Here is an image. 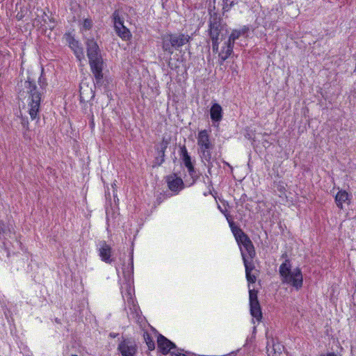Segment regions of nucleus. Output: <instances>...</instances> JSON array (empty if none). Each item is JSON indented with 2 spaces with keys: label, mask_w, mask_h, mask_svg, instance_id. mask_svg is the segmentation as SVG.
<instances>
[{
  "label": "nucleus",
  "mask_w": 356,
  "mask_h": 356,
  "mask_svg": "<svg viewBox=\"0 0 356 356\" xmlns=\"http://www.w3.org/2000/svg\"><path fill=\"white\" fill-rule=\"evenodd\" d=\"M39 88L36 86L34 80L30 77L24 82V88L29 95L28 106L30 107L29 113L32 120L39 119L38 113L40 111V103L42 97L46 92V88L48 85L47 79L44 76V68H42L40 76L38 80Z\"/></svg>",
  "instance_id": "nucleus-1"
},
{
  "label": "nucleus",
  "mask_w": 356,
  "mask_h": 356,
  "mask_svg": "<svg viewBox=\"0 0 356 356\" xmlns=\"http://www.w3.org/2000/svg\"><path fill=\"white\" fill-rule=\"evenodd\" d=\"M273 186L275 188V190L280 193L279 196L280 197L285 195L286 188H285V184L283 181H277V182L275 181Z\"/></svg>",
  "instance_id": "nucleus-29"
},
{
  "label": "nucleus",
  "mask_w": 356,
  "mask_h": 356,
  "mask_svg": "<svg viewBox=\"0 0 356 356\" xmlns=\"http://www.w3.org/2000/svg\"><path fill=\"white\" fill-rule=\"evenodd\" d=\"M124 22H122V23H120V24H113V27H114V29H117L118 28H119L120 29H124V28H127L124 24Z\"/></svg>",
  "instance_id": "nucleus-38"
},
{
  "label": "nucleus",
  "mask_w": 356,
  "mask_h": 356,
  "mask_svg": "<svg viewBox=\"0 0 356 356\" xmlns=\"http://www.w3.org/2000/svg\"><path fill=\"white\" fill-rule=\"evenodd\" d=\"M212 42V50L213 53H218L219 49L220 42L222 41L220 39L210 38Z\"/></svg>",
  "instance_id": "nucleus-32"
},
{
  "label": "nucleus",
  "mask_w": 356,
  "mask_h": 356,
  "mask_svg": "<svg viewBox=\"0 0 356 356\" xmlns=\"http://www.w3.org/2000/svg\"><path fill=\"white\" fill-rule=\"evenodd\" d=\"M321 356H334V353H328L326 355H321Z\"/></svg>",
  "instance_id": "nucleus-44"
},
{
  "label": "nucleus",
  "mask_w": 356,
  "mask_h": 356,
  "mask_svg": "<svg viewBox=\"0 0 356 356\" xmlns=\"http://www.w3.org/2000/svg\"><path fill=\"white\" fill-rule=\"evenodd\" d=\"M191 37L183 33L167 32L161 35V47L164 52L171 56L175 50L191 41Z\"/></svg>",
  "instance_id": "nucleus-4"
},
{
  "label": "nucleus",
  "mask_w": 356,
  "mask_h": 356,
  "mask_svg": "<svg viewBox=\"0 0 356 356\" xmlns=\"http://www.w3.org/2000/svg\"><path fill=\"white\" fill-rule=\"evenodd\" d=\"M209 38L225 40L229 33L227 24L224 22L222 14H213L208 21Z\"/></svg>",
  "instance_id": "nucleus-6"
},
{
  "label": "nucleus",
  "mask_w": 356,
  "mask_h": 356,
  "mask_svg": "<svg viewBox=\"0 0 356 356\" xmlns=\"http://www.w3.org/2000/svg\"><path fill=\"white\" fill-rule=\"evenodd\" d=\"M257 294L258 291L249 289L250 312L253 318H256L257 321H261L263 318V315Z\"/></svg>",
  "instance_id": "nucleus-8"
},
{
  "label": "nucleus",
  "mask_w": 356,
  "mask_h": 356,
  "mask_svg": "<svg viewBox=\"0 0 356 356\" xmlns=\"http://www.w3.org/2000/svg\"><path fill=\"white\" fill-rule=\"evenodd\" d=\"M21 124L24 129V136H25L26 131H29V122L27 117H21Z\"/></svg>",
  "instance_id": "nucleus-33"
},
{
  "label": "nucleus",
  "mask_w": 356,
  "mask_h": 356,
  "mask_svg": "<svg viewBox=\"0 0 356 356\" xmlns=\"http://www.w3.org/2000/svg\"><path fill=\"white\" fill-rule=\"evenodd\" d=\"M93 26V22L91 18L83 19L80 31L83 33L84 31H90Z\"/></svg>",
  "instance_id": "nucleus-25"
},
{
  "label": "nucleus",
  "mask_w": 356,
  "mask_h": 356,
  "mask_svg": "<svg viewBox=\"0 0 356 356\" xmlns=\"http://www.w3.org/2000/svg\"><path fill=\"white\" fill-rule=\"evenodd\" d=\"M250 30L249 25L242 26L240 29H234L232 31L230 35L232 38H235L236 40L239 39L240 37L248 38V33Z\"/></svg>",
  "instance_id": "nucleus-18"
},
{
  "label": "nucleus",
  "mask_w": 356,
  "mask_h": 356,
  "mask_svg": "<svg viewBox=\"0 0 356 356\" xmlns=\"http://www.w3.org/2000/svg\"><path fill=\"white\" fill-rule=\"evenodd\" d=\"M216 0H213V5L210 4L208 7V13H209V17H211V16L215 13V14H220L218 11L216 10Z\"/></svg>",
  "instance_id": "nucleus-34"
},
{
  "label": "nucleus",
  "mask_w": 356,
  "mask_h": 356,
  "mask_svg": "<svg viewBox=\"0 0 356 356\" xmlns=\"http://www.w3.org/2000/svg\"><path fill=\"white\" fill-rule=\"evenodd\" d=\"M71 356H78V355H72Z\"/></svg>",
  "instance_id": "nucleus-50"
},
{
  "label": "nucleus",
  "mask_w": 356,
  "mask_h": 356,
  "mask_svg": "<svg viewBox=\"0 0 356 356\" xmlns=\"http://www.w3.org/2000/svg\"><path fill=\"white\" fill-rule=\"evenodd\" d=\"M232 54H228L227 55H224L222 54H219V63L220 65H223L224 62L232 55Z\"/></svg>",
  "instance_id": "nucleus-36"
},
{
  "label": "nucleus",
  "mask_w": 356,
  "mask_h": 356,
  "mask_svg": "<svg viewBox=\"0 0 356 356\" xmlns=\"http://www.w3.org/2000/svg\"><path fill=\"white\" fill-rule=\"evenodd\" d=\"M225 217L232 233L238 245L241 257L243 255H248L250 259H254L256 257L255 248L248 235L239 226L236 225L229 214H226Z\"/></svg>",
  "instance_id": "nucleus-3"
},
{
  "label": "nucleus",
  "mask_w": 356,
  "mask_h": 356,
  "mask_svg": "<svg viewBox=\"0 0 356 356\" xmlns=\"http://www.w3.org/2000/svg\"><path fill=\"white\" fill-rule=\"evenodd\" d=\"M224 163H225V165H228V166H230V165H229V164L227 162H226V161H224Z\"/></svg>",
  "instance_id": "nucleus-49"
},
{
  "label": "nucleus",
  "mask_w": 356,
  "mask_h": 356,
  "mask_svg": "<svg viewBox=\"0 0 356 356\" xmlns=\"http://www.w3.org/2000/svg\"><path fill=\"white\" fill-rule=\"evenodd\" d=\"M218 209L220 211V212H221V213H222L225 216L226 214H229L228 213H226V210H223L219 204H218Z\"/></svg>",
  "instance_id": "nucleus-42"
},
{
  "label": "nucleus",
  "mask_w": 356,
  "mask_h": 356,
  "mask_svg": "<svg viewBox=\"0 0 356 356\" xmlns=\"http://www.w3.org/2000/svg\"><path fill=\"white\" fill-rule=\"evenodd\" d=\"M281 257H282V259H284V261L288 260V261H289V264H291V260L289 259V257H288V254H287V253H286V252L283 253V254H282Z\"/></svg>",
  "instance_id": "nucleus-39"
},
{
  "label": "nucleus",
  "mask_w": 356,
  "mask_h": 356,
  "mask_svg": "<svg viewBox=\"0 0 356 356\" xmlns=\"http://www.w3.org/2000/svg\"><path fill=\"white\" fill-rule=\"evenodd\" d=\"M193 181L190 186L193 185L200 177V173L195 168L194 164L186 168Z\"/></svg>",
  "instance_id": "nucleus-22"
},
{
  "label": "nucleus",
  "mask_w": 356,
  "mask_h": 356,
  "mask_svg": "<svg viewBox=\"0 0 356 356\" xmlns=\"http://www.w3.org/2000/svg\"><path fill=\"white\" fill-rule=\"evenodd\" d=\"M291 267L288 260L284 261L279 268V275L283 284L292 286L298 291L303 284L302 273L300 268L297 267L292 270Z\"/></svg>",
  "instance_id": "nucleus-5"
},
{
  "label": "nucleus",
  "mask_w": 356,
  "mask_h": 356,
  "mask_svg": "<svg viewBox=\"0 0 356 356\" xmlns=\"http://www.w3.org/2000/svg\"><path fill=\"white\" fill-rule=\"evenodd\" d=\"M10 233V229L9 227L3 220H0V240L1 239V236L8 235Z\"/></svg>",
  "instance_id": "nucleus-30"
},
{
  "label": "nucleus",
  "mask_w": 356,
  "mask_h": 356,
  "mask_svg": "<svg viewBox=\"0 0 356 356\" xmlns=\"http://www.w3.org/2000/svg\"><path fill=\"white\" fill-rule=\"evenodd\" d=\"M80 100H81V102L85 101L84 99H83V93L81 92V94H80Z\"/></svg>",
  "instance_id": "nucleus-45"
},
{
  "label": "nucleus",
  "mask_w": 356,
  "mask_h": 356,
  "mask_svg": "<svg viewBox=\"0 0 356 356\" xmlns=\"http://www.w3.org/2000/svg\"><path fill=\"white\" fill-rule=\"evenodd\" d=\"M169 144L170 140L163 137L159 145L155 146L156 153L161 154V159L154 158L152 165L153 168L161 166L165 162V152Z\"/></svg>",
  "instance_id": "nucleus-12"
},
{
  "label": "nucleus",
  "mask_w": 356,
  "mask_h": 356,
  "mask_svg": "<svg viewBox=\"0 0 356 356\" xmlns=\"http://www.w3.org/2000/svg\"><path fill=\"white\" fill-rule=\"evenodd\" d=\"M17 17L18 18V19H22V15H19V17H18V15H17Z\"/></svg>",
  "instance_id": "nucleus-47"
},
{
  "label": "nucleus",
  "mask_w": 356,
  "mask_h": 356,
  "mask_svg": "<svg viewBox=\"0 0 356 356\" xmlns=\"http://www.w3.org/2000/svg\"><path fill=\"white\" fill-rule=\"evenodd\" d=\"M66 42L69 47L74 52V55L79 60H81L84 56L83 48L79 40L74 38L71 33H66L64 35Z\"/></svg>",
  "instance_id": "nucleus-9"
},
{
  "label": "nucleus",
  "mask_w": 356,
  "mask_h": 356,
  "mask_svg": "<svg viewBox=\"0 0 356 356\" xmlns=\"http://www.w3.org/2000/svg\"><path fill=\"white\" fill-rule=\"evenodd\" d=\"M83 40L86 47V53L90 70L95 76V84L97 86H101L104 77L102 72L104 60L102 51L93 37L87 38L83 36Z\"/></svg>",
  "instance_id": "nucleus-2"
},
{
  "label": "nucleus",
  "mask_w": 356,
  "mask_h": 356,
  "mask_svg": "<svg viewBox=\"0 0 356 356\" xmlns=\"http://www.w3.org/2000/svg\"><path fill=\"white\" fill-rule=\"evenodd\" d=\"M129 264L126 268H123V276L128 285L134 282V258L133 252L131 253Z\"/></svg>",
  "instance_id": "nucleus-17"
},
{
  "label": "nucleus",
  "mask_w": 356,
  "mask_h": 356,
  "mask_svg": "<svg viewBox=\"0 0 356 356\" xmlns=\"http://www.w3.org/2000/svg\"><path fill=\"white\" fill-rule=\"evenodd\" d=\"M242 260L245 266V277L249 284H254L257 281L258 273H253L255 270V265L253 262L254 259H250L248 255H243Z\"/></svg>",
  "instance_id": "nucleus-10"
},
{
  "label": "nucleus",
  "mask_w": 356,
  "mask_h": 356,
  "mask_svg": "<svg viewBox=\"0 0 356 356\" xmlns=\"http://www.w3.org/2000/svg\"><path fill=\"white\" fill-rule=\"evenodd\" d=\"M117 350L120 356H136L138 353V346L132 338L122 337L119 342Z\"/></svg>",
  "instance_id": "nucleus-7"
},
{
  "label": "nucleus",
  "mask_w": 356,
  "mask_h": 356,
  "mask_svg": "<svg viewBox=\"0 0 356 356\" xmlns=\"http://www.w3.org/2000/svg\"><path fill=\"white\" fill-rule=\"evenodd\" d=\"M236 3L235 0H223L222 15H224L226 13L229 12Z\"/></svg>",
  "instance_id": "nucleus-27"
},
{
  "label": "nucleus",
  "mask_w": 356,
  "mask_h": 356,
  "mask_svg": "<svg viewBox=\"0 0 356 356\" xmlns=\"http://www.w3.org/2000/svg\"><path fill=\"white\" fill-rule=\"evenodd\" d=\"M144 340L149 350H152L155 348V343L152 339L151 335L147 332H145L143 334Z\"/></svg>",
  "instance_id": "nucleus-28"
},
{
  "label": "nucleus",
  "mask_w": 356,
  "mask_h": 356,
  "mask_svg": "<svg viewBox=\"0 0 356 356\" xmlns=\"http://www.w3.org/2000/svg\"><path fill=\"white\" fill-rule=\"evenodd\" d=\"M99 255L101 259L107 264H111L113 261L111 258L112 248L111 245L106 243L105 241H101L98 244Z\"/></svg>",
  "instance_id": "nucleus-14"
},
{
  "label": "nucleus",
  "mask_w": 356,
  "mask_h": 356,
  "mask_svg": "<svg viewBox=\"0 0 356 356\" xmlns=\"http://www.w3.org/2000/svg\"><path fill=\"white\" fill-rule=\"evenodd\" d=\"M158 154V155H157V156H156L155 158H159V159H161V154Z\"/></svg>",
  "instance_id": "nucleus-48"
},
{
  "label": "nucleus",
  "mask_w": 356,
  "mask_h": 356,
  "mask_svg": "<svg viewBox=\"0 0 356 356\" xmlns=\"http://www.w3.org/2000/svg\"><path fill=\"white\" fill-rule=\"evenodd\" d=\"M207 168H208V171L210 173V170H211V169L213 167L212 160H210V161H207Z\"/></svg>",
  "instance_id": "nucleus-40"
},
{
  "label": "nucleus",
  "mask_w": 356,
  "mask_h": 356,
  "mask_svg": "<svg viewBox=\"0 0 356 356\" xmlns=\"http://www.w3.org/2000/svg\"><path fill=\"white\" fill-rule=\"evenodd\" d=\"M236 39L229 35L227 41L224 42V46L227 48V54L234 53V47Z\"/></svg>",
  "instance_id": "nucleus-26"
},
{
  "label": "nucleus",
  "mask_w": 356,
  "mask_h": 356,
  "mask_svg": "<svg viewBox=\"0 0 356 356\" xmlns=\"http://www.w3.org/2000/svg\"><path fill=\"white\" fill-rule=\"evenodd\" d=\"M115 33L124 41H129L132 38V34L128 28L114 29Z\"/></svg>",
  "instance_id": "nucleus-21"
},
{
  "label": "nucleus",
  "mask_w": 356,
  "mask_h": 356,
  "mask_svg": "<svg viewBox=\"0 0 356 356\" xmlns=\"http://www.w3.org/2000/svg\"><path fill=\"white\" fill-rule=\"evenodd\" d=\"M122 10L120 9H116L111 15L112 22L113 24H120L123 22L124 17L122 16Z\"/></svg>",
  "instance_id": "nucleus-23"
},
{
  "label": "nucleus",
  "mask_w": 356,
  "mask_h": 356,
  "mask_svg": "<svg viewBox=\"0 0 356 356\" xmlns=\"http://www.w3.org/2000/svg\"><path fill=\"white\" fill-rule=\"evenodd\" d=\"M227 48L225 47V46H222L220 52L219 54H222L224 55H227Z\"/></svg>",
  "instance_id": "nucleus-41"
},
{
  "label": "nucleus",
  "mask_w": 356,
  "mask_h": 356,
  "mask_svg": "<svg viewBox=\"0 0 356 356\" xmlns=\"http://www.w3.org/2000/svg\"><path fill=\"white\" fill-rule=\"evenodd\" d=\"M353 195L351 193L341 189L335 194V203L339 208L343 209L350 204Z\"/></svg>",
  "instance_id": "nucleus-13"
},
{
  "label": "nucleus",
  "mask_w": 356,
  "mask_h": 356,
  "mask_svg": "<svg viewBox=\"0 0 356 356\" xmlns=\"http://www.w3.org/2000/svg\"><path fill=\"white\" fill-rule=\"evenodd\" d=\"M118 335V334L110 333V337L112 338H115Z\"/></svg>",
  "instance_id": "nucleus-43"
},
{
  "label": "nucleus",
  "mask_w": 356,
  "mask_h": 356,
  "mask_svg": "<svg viewBox=\"0 0 356 356\" xmlns=\"http://www.w3.org/2000/svg\"><path fill=\"white\" fill-rule=\"evenodd\" d=\"M197 139L199 149H213L214 145L211 142L209 132L207 129L200 131Z\"/></svg>",
  "instance_id": "nucleus-15"
},
{
  "label": "nucleus",
  "mask_w": 356,
  "mask_h": 356,
  "mask_svg": "<svg viewBox=\"0 0 356 356\" xmlns=\"http://www.w3.org/2000/svg\"><path fill=\"white\" fill-rule=\"evenodd\" d=\"M168 67L172 70H177L179 68V65L176 63L172 62V58L169 56L168 62Z\"/></svg>",
  "instance_id": "nucleus-35"
},
{
  "label": "nucleus",
  "mask_w": 356,
  "mask_h": 356,
  "mask_svg": "<svg viewBox=\"0 0 356 356\" xmlns=\"http://www.w3.org/2000/svg\"><path fill=\"white\" fill-rule=\"evenodd\" d=\"M171 196H172V194L168 192L161 193L156 197V203H157L158 204H160L165 199L170 197Z\"/></svg>",
  "instance_id": "nucleus-31"
},
{
  "label": "nucleus",
  "mask_w": 356,
  "mask_h": 356,
  "mask_svg": "<svg viewBox=\"0 0 356 356\" xmlns=\"http://www.w3.org/2000/svg\"><path fill=\"white\" fill-rule=\"evenodd\" d=\"M333 294H334V289H331L330 294L331 298L332 297Z\"/></svg>",
  "instance_id": "nucleus-46"
},
{
  "label": "nucleus",
  "mask_w": 356,
  "mask_h": 356,
  "mask_svg": "<svg viewBox=\"0 0 356 356\" xmlns=\"http://www.w3.org/2000/svg\"><path fill=\"white\" fill-rule=\"evenodd\" d=\"M211 149H204V148L199 149V154H200V156L203 162L210 161V160H212L211 152Z\"/></svg>",
  "instance_id": "nucleus-24"
},
{
  "label": "nucleus",
  "mask_w": 356,
  "mask_h": 356,
  "mask_svg": "<svg viewBox=\"0 0 356 356\" xmlns=\"http://www.w3.org/2000/svg\"><path fill=\"white\" fill-rule=\"evenodd\" d=\"M266 350L268 354V356L270 355V350H272V338L270 339H268L267 344H266Z\"/></svg>",
  "instance_id": "nucleus-37"
},
{
  "label": "nucleus",
  "mask_w": 356,
  "mask_h": 356,
  "mask_svg": "<svg viewBox=\"0 0 356 356\" xmlns=\"http://www.w3.org/2000/svg\"><path fill=\"white\" fill-rule=\"evenodd\" d=\"M223 111L222 106L217 102H213L210 108V117L212 122L215 124L222 119Z\"/></svg>",
  "instance_id": "nucleus-16"
},
{
  "label": "nucleus",
  "mask_w": 356,
  "mask_h": 356,
  "mask_svg": "<svg viewBox=\"0 0 356 356\" xmlns=\"http://www.w3.org/2000/svg\"><path fill=\"white\" fill-rule=\"evenodd\" d=\"M165 181L168 188L175 195H177L184 188L182 179L177 177L175 173L166 176Z\"/></svg>",
  "instance_id": "nucleus-11"
},
{
  "label": "nucleus",
  "mask_w": 356,
  "mask_h": 356,
  "mask_svg": "<svg viewBox=\"0 0 356 356\" xmlns=\"http://www.w3.org/2000/svg\"><path fill=\"white\" fill-rule=\"evenodd\" d=\"M180 156L182 162L186 168L193 165V162L191 161V157L189 155L188 150L185 145L180 147Z\"/></svg>",
  "instance_id": "nucleus-19"
},
{
  "label": "nucleus",
  "mask_w": 356,
  "mask_h": 356,
  "mask_svg": "<svg viewBox=\"0 0 356 356\" xmlns=\"http://www.w3.org/2000/svg\"><path fill=\"white\" fill-rule=\"evenodd\" d=\"M284 347L277 340L272 338V350H270V355L280 356Z\"/></svg>",
  "instance_id": "nucleus-20"
}]
</instances>
